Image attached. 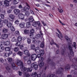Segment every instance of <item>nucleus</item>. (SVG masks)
Here are the masks:
<instances>
[{
    "instance_id": "2eb2a0df",
    "label": "nucleus",
    "mask_w": 77,
    "mask_h": 77,
    "mask_svg": "<svg viewBox=\"0 0 77 77\" xmlns=\"http://www.w3.org/2000/svg\"><path fill=\"white\" fill-rule=\"evenodd\" d=\"M27 6H28V8L27 7V6L24 7L23 8V11H28L29 9H30V7L29 5H27Z\"/></svg>"
},
{
    "instance_id": "09e8293b",
    "label": "nucleus",
    "mask_w": 77,
    "mask_h": 77,
    "mask_svg": "<svg viewBox=\"0 0 77 77\" xmlns=\"http://www.w3.org/2000/svg\"><path fill=\"white\" fill-rule=\"evenodd\" d=\"M10 44V42L9 41H6L5 42L6 45L8 46Z\"/></svg>"
},
{
    "instance_id": "603ef678",
    "label": "nucleus",
    "mask_w": 77,
    "mask_h": 77,
    "mask_svg": "<svg viewBox=\"0 0 77 77\" xmlns=\"http://www.w3.org/2000/svg\"><path fill=\"white\" fill-rule=\"evenodd\" d=\"M18 50H19V48L18 47H15L14 48V51H18Z\"/></svg>"
},
{
    "instance_id": "a19ab883",
    "label": "nucleus",
    "mask_w": 77,
    "mask_h": 77,
    "mask_svg": "<svg viewBox=\"0 0 77 77\" xmlns=\"http://www.w3.org/2000/svg\"><path fill=\"white\" fill-rule=\"evenodd\" d=\"M21 40H22V38L21 36H19L18 38V41L19 42H20V41H21Z\"/></svg>"
},
{
    "instance_id": "1a4fd4ad",
    "label": "nucleus",
    "mask_w": 77,
    "mask_h": 77,
    "mask_svg": "<svg viewBox=\"0 0 77 77\" xmlns=\"http://www.w3.org/2000/svg\"><path fill=\"white\" fill-rule=\"evenodd\" d=\"M41 74H37V73L36 72H35L34 73H32V77H41Z\"/></svg>"
},
{
    "instance_id": "69168bd1",
    "label": "nucleus",
    "mask_w": 77,
    "mask_h": 77,
    "mask_svg": "<svg viewBox=\"0 0 77 77\" xmlns=\"http://www.w3.org/2000/svg\"><path fill=\"white\" fill-rule=\"evenodd\" d=\"M3 23H0V29L3 27Z\"/></svg>"
},
{
    "instance_id": "6e6d98bb",
    "label": "nucleus",
    "mask_w": 77,
    "mask_h": 77,
    "mask_svg": "<svg viewBox=\"0 0 77 77\" xmlns=\"http://www.w3.org/2000/svg\"><path fill=\"white\" fill-rule=\"evenodd\" d=\"M19 21L18 20H16L15 21V23L16 24H19Z\"/></svg>"
},
{
    "instance_id": "cd10ccee",
    "label": "nucleus",
    "mask_w": 77,
    "mask_h": 77,
    "mask_svg": "<svg viewBox=\"0 0 77 77\" xmlns=\"http://www.w3.org/2000/svg\"><path fill=\"white\" fill-rule=\"evenodd\" d=\"M31 26V24L30 22H27L26 23V27L27 28L30 27Z\"/></svg>"
},
{
    "instance_id": "bf43d9fd",
    "label": "nucleus",
    "mask_w": 77,
    "mask_h": 77,
    "mask_svg": "<svg viewBox=\"0 0 77 77\" xmlns=\"http://www.w3.org/2000/svg\"><path fill=\"white\" fill-rule=\"evenodd\" d=\"M32 42L33 43H35V42H36V40H35V39L33 38L32 39Z\"/></svg>"
},
{
    "instance_id": "6ab92c4d",
    "label": "nucleus",
    "mask_w": 77,
    "mask_h": 77,
    "mask_svg": "<svg viewBox=\"0 0 77 77\" xmlns=\"http://www.w3.org/2000/svg\"><path fill=\"white\" fill-rule=\"evenodd\" d=\"M19 26L21 28H23V27H25V23L24 22L20 23L19 24Z\"/></svg>"
},
{
    "instance_id": "9d476101",
    "label": "nucleus",
    "mask_w": 77,
    "mask_h": 77,
    "mask_svg": "<svg viewBox=\"0 0 77 77\" xmlns=\"http://www.w3.org/2000/svg\"><path fill=\"white\" fill-rule=\"evenodd\" d=\"M8 38V34H3L2 35V38L3 39H6Z\"/></svg>"
},
{
    "instance_id": "423d86ee",
    "label": "nucleus",
    "mask_w": 77,
    "mask_h": 77,
    "mask_svg": "<svg viewBox=\"0 0 77 77\" xmlns=\"http://www.w3.org/2000/svg\"><path fill=\"white\" fill-rule=\"evenodd\" d=\"M31 67L32 68L34 69L35 70H36L38 69V65L36 64V63L35 62L31 64Z\"/></svg>"
},
{
    "instance_id": "680f3d73",
    "label": "nucleus",
    "mask_w": 77,
    "mask_h": 77,
    "mask_svg": "<svg viewBox=\"0 0 77 77\" xmlns=\"http://www.w3.org/2000/svg\"><path fill=\"white\" fill-rule=\"evenodd\" d=\"M19 74L20 76H21V75H22V72H21L20 71H19Z\"/></svg>"
},
{
    "instance_id": "338daca9",
    "label": "nucleus",
    "mask_w": 77,
    "mask_h": 77,
    "mask_svg": "<svg viewBox=\"0 0 77 77\" xmlns=\"http://www.w3.org/2000/svg\"><path fill=\"white\" fill-rule=\"evenodd\" d=\"M19 8L20 9H21L22 8H23V7L22 6V5H20L19 6Z\"/></svg>"
},
{
    "instance_id": "13d9d810",
    "label": "nucleus",
    "mask_w": 77,
    "mask_h": 77,
    "mask_svg": "<svg viewBox=\"0 0 77 77\" xmlns=\"http://www.w3.org/2000/svg\"><path fill=\"white\" fill-rule=\"evenodd\" d=\"M41 22H42V24H43V26H44L47 25L46 23H44V22L43 21H42Z\"/></svg>"
},
{
    "instance_id": "c85d7f7f",
    "label": "nucleus",
    "mask_w": 77,
    "mask_h": 77,
    "mask_svg": "<svg viewBox=\"0 0 77 77\" xmlns=\"http://www.w3.org/2000/svg\"><path fill=\"white\" fill-rule=\"evenodd\" d=\"M3 23L4 24H8V19H4L3 21Z\"/></svg>"
},
{
    "instance_id": "412c9836",
    "label": "nucleus",
    "mask_w": 77,
    "mask_h": 77,
    "mask_svg": "<svg viewBox=\"0 0 77 77\" xmlns=\"http://www.w3.org/2000/svg\"><path fill=\"white\" fill-rule=\"evenodd\" d=\"M4 3L5 6H8L9 5V1L8 0H5L4 1Z\"/></svg>"
},
{
    "instance_id": "7ed1b4c3",
    "label": "nucleus",
    "mask_w": 77,
    "mask_h": 77,
    "mask_svg": "<svg viewBox=\"0 0 77 77\" xmlns=\"http://www.w3.org/2000/svg\"><path fill=\"white\" fill-rule=\"evenodd\" d=\"M65 38L68 42V44L67 46V47L70 51L69 53L68 54L69 57L70 58V60H71V58H70V57H71V56H74V55L72 48L71 46L72 45V42L70 41V39L68 36H66Z\"/></svg>"
},
{
    "instance_id": "58836bf2",
    "label": "nucleus",
    "mask_w": 77,
    "mask_h": 77,
    "mask_svg": "<svg viewBox=\"0 0 77 77\" xmlns=\"http://www.w3.org/2000/svg\"><path fill=\"white\" fill-rule=\"evenodd\" d=\"M40 53L42 56H43L44 54V51L43 50H42L40 51Z\"/></svg>"
},
{
    "instance_id": "37998d69",
    "label": "nucleus",
    "mask_w": 77,
    "mask_h": 77,
    "mask_svg": "<svg viewBox=\"0 0 77 77\" xmlns=\"http://www.w3.org/2000/svg\"><path fill=\"white\" fill-rule=\"evenodd\" d=\"M41 47V48H43L44 47V42H42L41 43V44L40 46Z\"/></svg>"
},
{
    "instance_id": "39448f33",
    "label": "nucleus",
    "mask_w": 77,
    "mask_h": 77,
    "mask_svg": "<svg viewBox=\"0 0 77 77\" xmlns=\"http://www.w3.org/2000/svg\"><path fill=\"white\" fill-rule=\"evenodd\" d=\"M47 62L48 64L49 65H51L52 66H55V63H54V62H53L52 60H50V58H49L47 60Z\"/></svg>"
},
{
    "instance_id": "49530a36",
    "label": "nucleus",
    "mask_w": 77,
    "mask_h": 77,
    "mask_svg": "<svg viewBox=\"0 0 77 77\" xmlns=\"http://www.w3.org/2000/svg\"><path fill=\"white\" fill-rule=\"evenodd\" d=\"M0 17L2 19H4L5 18V15L2 14H0Z\"/></svg>"
},
{
    "instance_id": "4c0bfd02",
    "label": "nucleus",
    "mask_w": 77,
    "mask_h": 77,
    "mask_svg": "<svg viewBox=\"0 0 77 77\" xmlns=\"http://www.w3.org/2000/svg\"><path fill=\"white\" fill-rule=\"evenodd\" d=\"M7 60L8 62H12V58L11 57H8V58Z\"/></svg>"
},
{
    "instance_id": "f03ea898",
    "label": "nucleus",
    "mask_w": 77,
    "mask_h": 77,
    "mask_svg": "<svg viewBox=\"0 0 77 77\" xmlns=\"http://www.w3.org/2000/svg\"><path fill=\"white\" fill-rule=\"evenodd\" d=\"M72 61L73 63L72 66L74 69L75 70H73L71 71V75H67V77H76L77 76V66L75 65V63L77 62V58L73 59Z\"/></svg>"
},
{
    "instance_id": "4be33fe9",
    "label": "nucleus",
    "mask_w": 77,
    "mask_h": 77,
    "mask_svg": "<svg viewBox=\"0 0 77 77\" xmlns=\"http://www.w3.org/2000/svg\"><path fill=\"white\" fill-rule=\"evenodd\" d=\"M62 48L63 49V51H61V54H65V48L63 46L62 47Z\"/></svg>"
},
{
    "instance_id": "f3484780",
    "label": "nucleus",
    "mask_w": 77,
    "mask_h": 77,
    "mask_svg": "<svg viewBox=\"0 0 77 77\" xmlns=\"http://www.w3.org/2000/svg\"><path fill=\"white\" fill-rule=\"evenodd\" d=\"M9 17L10 18V21H13L15 19V16L13 14H10L9 15Z\"/></svg>"
},
{
    "instance_id": "bb28decb",
    "label": "nucleus",
    "mask_w": 77,
    "mask_h": 77,
    "mask_svg": "<svg viewBox=\"0 0 77 77\" xmlns=\"http://www.w3.org/2000/svg\"><path fill=\"white\" fill-rule=\"evenodd\" d=\"M20 0H14L13 3L14 5H16L17 3H18V2H19Z\"/></svg>"
},
{
    "instance_id": "6e6552de",
    "label": "nucleus",
    "mask_w": 77,
    "mask_h": 77,
    "mask_svg": "<svg viewBox=\"0 0 77 77\" xmlns=\"http://www.w3.org/2000/svg\"><path fill=\"white\" fill-rule=\"evenodd\" d=\"M63 71V69L62 68H60L58 70L56 71V73L57 74H61Z\"/></svg>"
},
{
    "instance_id": "a211bd4d",
    "label": "nucleus",
    "mask_w": 77,
    "mask_h": 77,
    "mask_svg": "<svg viewBox=\"0 0 77 77\" xmlns=\"http://www.w3.org/2000/svg\"><path fill=\"white\" fill-rule=\"evenodd\" d=\"M14 12L16 15H18L20 12V11L18 9H16L14 10Z\"/></svg>"
},
{
    "instance_id": "79ce46f5",
    "label": "nucleus",
    "mask_w": 77,
    "mask_h": 77,
    "mask_svg": "<svg viewBox=\"0 0 77 77\" xmlns=\"http://www.w3.org/2000/svg\"><path fill=\"white\" fill-rule=\"evenodd\" d=\"M27 42L28 44H30L31 43V40L30 38H27Z\"/></svg>"
},
{
    "instance_id": "c9c22d12",
    "label": "nucleus",
    "mask_w": 77,
    "mask_h": 77,
    "mask_svg": "<svg viewBox=\"0 0 77 77\" xmlns=\"http://www.w3.org/2000/svg\"><path fill=\"white\" fill-rule=\"evenodd\" d=\"M72 45L73 47H74L75 49L76 50V43L75 42H73V45H72H72L71 46V47H72H72H71V46H72Z\"/></svg>"
},
{
    "instance_id": "864d4df0",
    "label": "nucleus",
    "mask_w": 77,
    "mask_h": 77,
    "mask_svg": "<svg viewBox=\"0 0 77 77\" xmlns=\"http://www.w3.org/2000/svg\"><path fill=\"white\" fill-rule=\"evenodd\" d=\"M36 38L37 39H39L40 38V34H38L37 35H36Z\"/></svg>"
},
{
    "instance_id": "f257e3e1",
    "label": "nucleus",
    "mask_w": 77,
    "mask_h": 77,
    "mask_svg": "<svg viewBox=\"0 0 77 77\" xmlns=\"http://www.w3.org/2000/svg\"><path fill=\"white\" fill-rule=\"evenodd\" d=\"M16 64L18 66H20V69L22 71H23V74L25 75H26V77H29L30 75L28 73H26V72H31L32 71V69L31 68H26L24 66H23V63L21 61V60H16Z\"/></svg>"
},
{
    "instance_id": "e433bc0d",
    "label": "nucleus",
    "mask_w": 77,
    "mask_h": 77,
    "mask_svg": "<svg viewBox=\"0 0 77 77\" xmlns=\"http://www.w3.org/2000/svg\"><path fill=\"white\" fill-rule=\"evenodd\" d=\"M21 45V43L20 42H17V43L16 44V46H17V47H19L20 45Z\"/></svg>"
},
{
    "instance_id": "c03bdc74",
    "label": "nucleus",
    "mask_w": 77,
    "mask_h": 77,
    "mask_svg": "<svg viewBox=\"0 0 77 77\" xmlns=\"http://www.w3.org/2000/svg\"><path fill=\"white\" fill-rule=\"evenodd\" d=\"M10 29L11 30V31H12V32H14L15 31V28L14 27V26H12L11 28H10Z\"/></svg>"
},
{
    "instance_id": "0eeeda50",
    "label": "nucleus",
    "mask_w": 77,
    "mask_h": 77,
    "mask_svg": "<svg viewBox=\"0 0 77 77\" xmlns=\"http://www.w3.org/2000/svg\"><path fill=\"white\" fill-rule=\"evenodd\" d=\"M57 30L58 32V33H59L60 36L59 35V34L57 33V35L58 36V38H60V39L61 40H62V38H63V35L62 34V33H61V32H60V31L59 30V29H57Z\"/></svg>"
},
{
    "instance_id": "8fccbe9b",
    "label": "nucleus",
    "mask_w": 77,
    "mask_h": 77,
    "mask_svg": "<svg viewBox=\"0 0 77 77\" xmlns=\"http://www.w3.org/2000/svg\"><path fill=\"white\" fill-rule=\"evenodd\" d=\"M11 41L12 42H14V41L16 42V41H17V39H15V37H14L12 39Z\"/></svg>"
},
{
    "instance_id": "4468645a",
    "label": "nucleus",
    "mask_w": 77,
    "mask_h": 77,
    "mask_svg": "<svg viewBox=\"0 0 77 77\" xmlns=\"http://www.w3.org/2000/svg\"><path fill=\"white\" fill-rule=\"evenodd\" d=\"M19 19L21 20H24V14H20L18 15Z\"/></svg>"
},
{
    "instance_id": "393cba45",
    "label": "nucleus",
    "mask_w": 77,
    "mask_h": 77,
    "mask_svg": "<svg viewBox=\"0 0 77 77\" xmlns=\"http://www.w3.org/2000/svg\"><path fill=\"white\" fill-rule=\"evenodd\" d=\"M35 51L37 53H39L40 52L41 50L39 49V48L38 47H37L35 48Z\"/></svg>"
},
{
    "instance_id": "dca6fc26",
    "label": "nucleus",
    "mask_w": 77,
    "mask_h": 77,
    "mask_svg": "<svg viewBox=\"0 0 77 77\" xmlns=\"http://www.w3.org/2000/svg\"><path fill=\"white\" fill-rule=\"evenodd\" d=\"M31 34H30V36L31 38H32L33 37V33H35V30L33 29H32L30 31Z\"/></svg>"
},
{
    "instance_id": "2f4dec72",
    "label": "nucleus",
    "mask_w": 77,
    "mask_h": 77,
    "mask_svg": "<svg viewBox=\"0 0 77 77\" xmlns=\"http://www.w3.org/2000/svg\"><path fill=\"white\" fill-rule=\"evenodd\" d=\"M30 47L32 50H34L35 49V45L34 44H32L31 45Z\"/></svg>"
},
{
    "instance_id": "ddd939ff",
    "label": "nucleus",
    "mask_w": 77,
    "mask_h": 77,
    "mask_svg": "<svg viewBox=\"0 0 77 77\" xmlns=\"http://www.w3.org/2000/svg\"><path fill=\"white\" fill-rule=\"evenodd\" d=\"M23 53L25 54H26L29 57L30 55V53H29V51L27 50H25L23 51Z\"/></svg>"
},
{
    "instance_id": "f8f14e48",
    "label": "nucleus",
    "mask_w": 77,
    "mask_h": 77,
    "mask_svg": "<svg viewBox=\"0 0 77 77\" xmlns=\"http://www.w3.org/2000/svg\"><path fill=\"white\" fill-rule=\"evenodd\" d=\"M50 44L51 45H53V44H54L55 45H56L57 47L58 48H59V46L58 45H57V44L56 43L54 42V41L53 40H52L51 42H50Z\"/></svg>"
},
{
    "instance_id": "4d7b16f0",
    "label": "nucleus",
    "mask_w": 77,
    "mask_h": 77,
    "mask_svg": "<svg viewBox=\"0 0 77 77\" xmlns=\"http://www.w3.org/2000/svg\"><path fill=\"white\" fill-rule=\"evenodd\" d=\"M0 62L1 63H3V62H4V60L3 58H0Z\"/></svg>"
},
{
    "instance_id": "a878e982",
    "label": "nucleus",
    "mask_w": 77,
    "mask_h": 77,
    "mask_svg": "<svg viewBox=\"0 0 77 77\" xmlns=\"http://www.w3.org/2000/svg\"><path fill=\"white\" fill-rule=\"evenodd\" d=\"M29 22H30V23H32V22H33V21H34V19H33V17H30L29 18Z\"/></svg>"
},
{
    "instance_id": "5701e85b",
    "label": "nucleus",
    "mask_w": 77,
    "mask_h": 77,
    "mask_svg": "<svg viewBox=\"0 0 77 77\" xmlns=\"http://www.w3.org/2000/svg\"><path fill=\"white\" fill-rule=\"evenodd\" d=\"M44 65V63L43 61L40 62L39 64V66L40 68L42 67Z\"/></svg>"
},
{
    "instance_id": "b1692460",
    "label": "nucleus",
    "mask_w": 77,
    "mask_h": 77,
    "mask_svg": "<svg viewBox=\"0 0 77 77\" xmlns=\"http://www.w3.org/2000/svg\"><path fill=\"white\" fill-rule=\"evenodd\" d=\"M70 65H67V66H66L65 68V70L66 71H68V70L70 69Z\"/></svg>"
},
{
    "instance_id": "c756f323",
    "label": "nucleus",
    "mask_w": 77,
    "mask_h": 77,
    "mask_svg": "<svg viewBox=\"0 0 77 77\" xmlns=\"http://www.w3.org/2000/svg\"><path fill=\"white\" fill-rule=\"evenodd\" d=\"M8 32V29H7L4 28L2 29L3 33H7Z\"/></svg>"
},
{
    "instance_id": "a18cd8bd",
    "label": "nucleus",
    "mask_w": 77,
    "mask_h": 77,
    "mask_svg": "<svg viewBox=\"0 0 77 77\" xmlns=\"http://www.w3.org/2000/svg\"><path fill=\"white\" fill-rule=\"evenodd\" d=\"M25 14L26 16H27V17L28 16H29V15H30V13H29V12L26 11L25 12Z\"/></svg>"
},
{
    "instance_id": "052dcab7",
    "label": "nucleus",
    "mask_w": 77,
    "mask_h": 77,
    "mask_svg": "<svg viewBox=\"0 0 77 77\" xmlns=\"http://www.w3.org/2000/svg\"><path fill=\"white\" fill-rule=\"evenodd\" d=\"M3 49H4L3 47H2L1 48H0V52L3 51Z\"/></svg>"
},
{
    "instance_id": "9b49d317",
    "label": "nucleus",
    "mask_w": 77,
    "mask_h": 77,
    "mask_svg": "<svg viewBox=\"0 0 77 77\" xmlns=\"http://www.w3.org/2000/svg\"><path fill=\"white\" fill-rule=\"evenodd\" d=\"M31 58L32 60H35L37 58V55L35 54H33L31 56Z\"/></svg>"
},
{
    "instance_id": "f704fd0d",
    "label": "nucleus",
    "mask_w": 77,
    "mask_h": 77,
    "mask_svg": "<svg viewBox=\"0 0 77 77\" xmlns=\"http://www.w3.org/2000/svg\"><path fill=\"white\" fill-rule=\"evenodd\" d=\"M24 33L25 34H28L29 33V30L25 29L24 30Z\"/></svg>"
},
{
    "instance_id": "20e7f679",
    "label": "nucleus",
    "mask_w": 77,
    "mask_h": 77,
    "mask_svg": "<svg viewBox=\"0 0 77 77\" xmlns=\"http://www.w3.org/2000/svg\"><path fill=\"white\" fill-rule=\"evenodd\" d=\"M37 24H38V26L39 27H41L42 26V25H41V23L39 21L36 22L35 21L32 23L33 26L35 27H37Z\"/></svg>"
},
{
    "instance_id": "774afa93",
    "label": "nucleus",
    "mask_w": 77,
    "mask_h": 77,
    "mask_svg": "<svg viewBox=\"0 0 77 77\" xmlns=\"http://www.w3.org/2000/svg\"><path fill=\"white\" fill-rule=\"evenodd\" d=\"M30 12L31 14H34V12L33 10H30Z\"/></svg>"
},
{
    "instance_id": "de8ad7c7",
    "label": "nucleus",
    "mask_w": 77,
    "mask_h": 77,
    "mask_svg": "<svg viewBox=\"0 0 77 77\" xmlns=\"http://www.w3.org/2000/svg\"><path fill=\"white\" fill-rule=\"evenodd\" d=\"M17 54H18V55H19V56H21L23 55V53L21 52L20 51L17 53Z\"/></svg>"
},
{
    "instance_id": "3c124183",
    "label": "nucleus",
    "mask_w": 77,
    "mask_h": 77,
    "mask_svg": "<svg viewBox=\"0 0 77 77\" xmlns=\"http://www.w3.org/2000/svg\"><path fill=\"white\" fill-rule=\"evenodd\" d=\"M58 9L60 13V14H62V13L63 12V10L62 9H61L60 10L58 8Z\"/></svg>"
},
{
    "instance_id": "ea45409f",
    "label": "nucleus",
    "mask_w": 77,
    "mask_h": 77,
    "mask_svg": "<svg viewBox=\"0 0 77 77\" xmlns=\"http://www.w3.org/2000/svg\"><path fill=\"white\" fill-rule=\"evenodd\" d=\"M4 56L6 57H9V54L8 53H5V54H4Z\"/></svg>"
},
{
    "instance_id": "72a5a7b5",
    "label": "nucleus",
    "mask_w": 77,
    "mask_h": 77,
    "mask_svg": "<svg viewBox=\"0 0 77 77\" xmlns=\"http://www.w3.org/2000/svg\"><path fill=\"white\" fill-rule=\"evenodd\" d=\"M5 50L6 51H9L11 50V48L9 47H7L5 48Z\"/></svg>"
},
{
    "instance_id": "5fc2aeb1",
    "label": "nucleus",
    "mask_w": 77,
    "mask_h": 77,
    "mask_svg": "<svg viewBox=\"0 0 77 77\" xmlns=\"http://www.w3.org/2000/svg\"><path fill=\"white\" fill-rule=\"evenodd\" d=\"M15 34L16 35H20V32L19 31H16L15 32Z\"/></svg>"
},
{
    "instance_id": "0e129e2a",
    "label": "nucleus",
    "mask_w": 77,
    "mask_h": 77,
    "mask_svg": "<svg viewBox=\"0 0 77 77\" xmlns=\"http://www.w3.org/2000/svg\"><path fill=\"white\" fill-rule=\"evenodd\" d=\"M23 47H24V46H23V45H21L20 46V48L21 49H23Z\"/></svg>"
},
{
    "instance_id": "aec40b11",
    "label": "nucleus",
    "mask_w": 77,
    "mask_h": 77,
    "mask_svg": "<svg viewBox=\"0 0 77 77\" xmlns=\"http://www.w3.org/2000/svg\"><path fill=\"white\" fill-rule=\"evenodd\" d=\"M11 66H12V68L14 69V70H17V67L15 66V64H14V63H12Z\"/></svg>"
},
{
    "instance_id": "7c9ffc66",
    "label": "nucleus",
    "mask_w": 77,
    "mask_h": 77,
    "mask_svg": "<svg viewBox=\"0 0 77 77\" xmlns=\"http://www.w3.org/2000/svg\"><path fill=\"white\" fill-rule=\"evenodd\" d=\"M6 69L8 71H9V70H10L11 69V67H10V66L9 64H8L6 66Z\"/></svg>"
},
{
    "instance_id": "e2e57ef3",
    "label": "nucleus",
    "mask_w": 77,
    "mask_h": 77,
    "mask_svg": "<svg viewBox=\"0 0 77 77\" xmlns=\"http://www.w3.org/2000/svg\"><path fill=\"white\" fill-rule=\"evenodd\" d=\"M27 63L28 64H30V63H31V61L30 60H28L27 62Z\"/></svg>"
},
{
    "instance_id": "473e14b6",
    "label": "nucleus",
    "mask_w": 77,
    "mask_h": 77,
    "mask_svg": "<svg viewBox=\"0 0 77 77\" xmlns=\"http://www.w3.org/2000/svg\"><path fill=\"white\" fill-rule=\"evenodd\" d=\"M7 26L8 27H10V28L12 27V26H13L11 23H8V24H7Z\"/></svg>"
}]
</instances>
